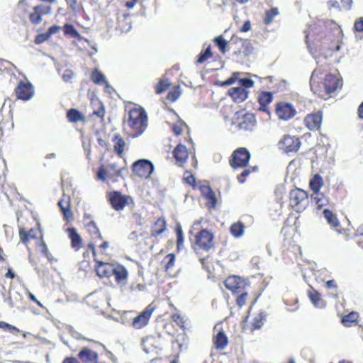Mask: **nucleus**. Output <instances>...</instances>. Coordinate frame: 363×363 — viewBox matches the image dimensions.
Instances as JSON below:
<instances>
[{"mask_svg": "<svg viewBox=\"0 0 363 363\" xmlns=\"http://www.w3.org/2000/svg\"><path fill=\"white\" fill-rule=\"evenodd\" d=\"M127 123L133 130V137H138L143 134L147 126V116L145 110L142 108L130 109Z\"/></svg>", "mask_w": 363, "mask_h": 363, "instance_id": "1", "label": "nucleus"}, {"mask_svg": "<svg viewBox=\"0 0 363 363\" xmlns=\"http://www.w3.org/2000/svg\"><path fill=\"white\" fill-rule=\"evenodd\" d=\"M213 245V235L209 230L204 229L194 235V247L195 250H208Z\"/></svg>", "mask_w": 363, "mask_h": 363, "instance_id": "2", "label": "nucleus"}, {"mask_svg": "<svg viewBox=\"0 0 363 363\" xmlns=\"http://www.w3.org/2000/svg\"><path fill=\"white\" fill-rule=\"evenodd\" d=\"M132 170L135 175L142 178H150L154 171L152 163L145 159L135 162L132 166Z\"/></svg>", "mask_w": 363, "mask_h": 363, "instance_id": "3", "label": "nucleus"}, {"mask_svg": "<svg viewBox=\"0 0 363 363\" xmlns=\"http://www.w3.org/2000/svg\"><path fill=\"white\" fill-rule=\"evenodd\" d=\"M342 80L338 73L328 74L324 78L323 90L328 94H335L342 88Z\"/></svg>", "mask_w": 363, "mask_h": 363, "instance_id": "4", "label": "nucleus"}, {"mask_svg": "<svg viewBox=\"0 0 363 363\" xmlns=\"http://www.w3.org/2000/svg\"><path fill=\"white\" fill-rule=\"evenodd\" d=\"M289 198L290 205L296 211H299L305 208L308 199L306 191L301 189H294L291 191Z\"/></svg>", "mask_w": 363, "mask_h": 363, "instance_id": "5", "label": "nucleus"}, {"mask_svg": "<svg viewBox=\"0 0 363 363\" xmlns=\"http://www.w3.org/2000/svg\"><path fill=\"white\" fill-rule=\"evenodd\" d=\"M155 309V307L151 304L147 306L143 311L133 319L130 325L137 330L146 326L148 324Z\"/></svg>", "mask_w": 363, "mask_h": 363, "instance_id": "6", "label": "nucleus"}, {"mask_svg": "<svg viewBox=\"0 0 363 363\" xmlns=\"http://www.w3.org/2000/svg\"><path fill=\"white\" fill-rule=\"evenodd\" d=\"M35 94L33 84L26 79L21 80L16 88V94L18 99L28 101L33 98Z\"/></svg>", "mask_w": 363, "mask_h": 363, "instance_id": "7", "label": "nucleus"}, {"mask_svg": "<svg viewBox=\"0 0 363 363\" xmlns=\"http://www.w3.org/2000/svg\"><path fill=\"white\" fill-rule=\"evenodd\" d=\"M250 157V154L245 148H239L232 155L230 165L233 168L244 167L248 163Z\"/></svg>", "mask_w": 363, "mask_h": 363, "instance_id": "8", "label": "nucleus"}, {"mask_svg": "<svg viewBox=\"0 0 363 363\" xmlns=\"http://www.w3.org/2000/svg\"><path fill=\"white\" fill-rule=\"evenodd\" d=\"M236 119L239 121L236 122L238 126L242 130H251L256 124L255 116L250 113L238 112L236 113Z\"/></svg>", "mask_w": 363, "mask_h": 363, "instance_id": "9", "label": "nucleus"}, {"mask_svg": "<svg viewBox=\"0 0 363 363\" xmlns=\"http://www.w3.org/2000/svg\"><path fill=\"white\" fill-rule=\"evenodd\" d=\"M276 114L279 119L288 121L295 116L296 111L291 104L280 102L277 105Z\"/></svg>", "mask_w": 363, "mask_h": 363, "instance_id": "10", "label": "nucleus"}, {"mask_svg": "<svg viewBox=\"0 0 363 363\" xmlns=\"http://www.w3.org/2000/svg\"><path fill=\"white\" fill-rule=\"evenodd\" d=\"M122 169H119L116 164H110L106 166H101L97 172L98 179L101 181L111 179L120 175Z\"/></svg>", "mask_w": 363, "mask_h": 363, "instance_id": "11", "label": "nucleus"}, {"mask_svg": "<svg viewBox=\"0 0 363 363\" xmlns=\"http://www.w3.org/2000/svg\"><path fill=\"white\" fill-rule=\"evenodd\" d=\"M213 345L217 350H224L228 342V337L222 328L221 323H217L214 326Z\"/></svg>", "mask_w": 363, "mask_h": 363, "instance_id": "12", "label": "nucleus"}, {"mask_svg": "<svg viewBox=\"0 0 363 363\" xmlns=\"http://www.w3.org/2000/svg\"><path fill=\"white\" fill-rule=\"evenodd\" d=\"M300 142L295 136L284 135L279 143V148L286 152L297 151Z\"/></svg>", "mask_w": 363, "mask_h": 363, "instance_id": "13", "label": "nucleus"}, {"mask_svg": "<svg viewBox=\"0 0 363 363\" xmlns=\"http://www.w3.org/2000/svg\"><path fill=\"white\" fill-rule=\"evenodd\" d=\"M110 201L113 208L116 211L122 210L125 206L132 203V199L118 192H113L111 194Z\"/></svg>", "mask_w": 363, "mask_h": 363, "instance_id": "14", "label": "nucleus"}, {"mask_svg": "<svg viewBox=\"0 0 363 363\" xmlns=\"http://www.w3.org/2000/svg\"><path fill=\"white\" fill-rule=\"evenodd\" d=\"M323 115L320 111L317 113H311L306 116L304 123L306 126L310 130H318L322 123Z\"/></svg>", "mask_w": 363, "mask_h": 363, "instance_id": "15", "label": "nucleus"}, {"mask_svg": "<svg viewBox=\"0 0 363 363\" xmlns=\"http://www.w3.org/2000/svg\"><path fill=\"white\" fill-rule=\"evenodd\" d=\"M224 284L229 290L236 292L247 285V281L238 276H230L225 280Z\"/></svg>", "mask_w": 363, "mask_h": 363, "instance_id": "16", "label": "nucleus"}, {"mask_svg": "<svg viewBox=\"0 0 363 363\" xmlns=\"http://www.w3.org/2000/svg\"><path fill=\"white\" fill-rule=\"evenodd\" d=\"M112 275L115 276L116 281L121 287L126 285L128 272L123 265L115 264Z\"/></svg>", "mask_w": 363, "mask_h": 363, "instance_id": "17", "label": "nucleus"}, {"mask_svg": "<svg viewBox=\"0 0 363 363\" xmlns=\"http://www.w3.org/2000/svg\"><path fill=\"white\" fill-rule=\"evenodd\" d=\"M96 260V272L101 277H108L113 274L115 267L114 264Z\"/></svg>", "mask_w": 363, "mask_h": 363, "instance_id": "18", "label": "nucleus"}, {"mask_svg": "<svg viewBox=\"0 0 363 363\" xmlns=\"http://www.w3.org/2000/svg\"><path fill=\"white\" fill-rule=\"evenodd\" d=\"M228 94L235 102L241 103L248 97L249 92L245 88L238 85L230 89Z\"/></svg>", "mask_w": 363, "mask_h": 363, "instance_id": "19", "label": "nucleus"}, {"mask_svg": "<svg viewBox=\"0 0 363 363\" xmlns=\"http://www.w3.org/2000/svg\"><path fill=\"white\" fill-rule=\"evenodd\" d=\"M308 298L313 305L318 308H323L326 306L325 301L322 298L321 295L315 290L311 289L308 292Z\"/></svg>", "mask_w": 363, "mask_h": 363, "instance_id": "20", "label": "nucleus"}, {"mask_svg": "<svg viewBox=\"0 0 363 363\" xmlns=\"http://www.w3.org/2000/svg\"><path fill=\"white\" fill-rule=\"evenodd\" d=\"M324 217L328 223L334 228L338 233H342L340 228V222L337 216L330 211L325 209L323 211Z\"/></svg>", "mask_w": 363, "mask_h": 363, "instance_id": "21", "label": "nucleus"}, {"mask_svg": "<svg viewBox=\"0 0 363 363\" xmlns=\"http://www.w3.org/2000/svg\"><path fill=\"white\" fill-rule=\"evenodd\" d=\"M173 153L177 162L180 165L184 163L188 157L187 149L183 145H178L174 149Z\"/></svg>", "mask_w": 363, "mask_h": 363, "instance_id": "22", "label": "nucleus"}, {"mask_svg": "<svg viewBox=\"0 0 363 363\" xmlns=\"http://www.w3.org/2000/svg\"><path fill=\"white\" fill-rule=\"evenodd\" d=\"M58 206L63 213L65 220L67 221L72 220L73 218V213L69 208V198L67 197L66 201L65 199H62L58 202Z\"/></svg>", "mask_w": 363, "mask_h": 363, "instance_id": "23", "label": "nucleus"}, {"mask_svg": "<svg viewBox=\"0 0 363 363\" xmlns=\"http://www.w3.org/2000/svg\"><path fill=\"white\" fill-rule=\"evenodd\" d=\"M91 79L93 81V82H94L96 84H106L107 91L109 93H111V90L112 89V88L108 84L105 76L98 69H96L93 70L91 75Z\"/></svg>", "mask_w": 363, "mask_h": 363, "instance_id": "24", "label": "nucleus"}, {"mask_svg": "<svg viewBox=\"0 0 363 363\" xmlns=\"http://www.w3.org/2000/svg\"><path fill=\"white\" fill-rule=\"evenodd\" d=\"M79 357L84 362H94L97 358V354L87 348H84L79 353Z\"/></svg>", "mask_w": 363, "mask_h": 363, "instance_id": "25", "label": "nucleus"}, {"mask_svg": "<svg viewBox=\"0 0 363 363\" xmlns=\"http://www.w3.org/2000/svg\"><path fill=\"white\" fill-rule=\"evenodd\" d=\"M273 99V95L271 92L264 91L262 92L258 96V101L260 104L259 109L264 111H267V106L269 104Z\"/></svg>", "mask_w": 363, "mask_h": 363, "instance_id": "26", "label": "nucleus"}, {"mask_svg": "<svg viewBox=\"0 0 363 363\" xmlns=\"http://www.w3.org/2000/svg\"><path fill=\"white\" fill-rule=\"evenodd\" d=\"M230 232L234 238H240L245 233V225L240 221L234 223L230 227Z\"/></svg>", "mask_w": 363, "mask_h": 363, "instance_id": "27", "label": "nucleus"}, {"mask_svg": "<svg viewBox=\"0 0 363 363\" xmlns=\"http://www.w3.org/2000/svg\"><path fill=\"white\" fill-rule=\"evenodd\" d=\"M113 150L120 156H122L125 147V142L121 136L116 135L113 140Z\"/></svg>", "mask_w": 363, "mask_h": 363, "instance_id": "28", "label": "nucleus"}, {"mask_svg": "<svg viewBox=\"0 0 363 363\" xmlns=\"http://www.w3.org/2000/svg\"><path fill=\"white\" fill-rule=\"evenodd\" d=\"M323 186V180L320 175L315 174L310 181V188L314 194H318Z\"/></svg>", "mask_w": 363, "mask_h": 363, "instance_id": "29", "label": "nucleus"}, {"mask_svg": "<svg viewBox=\"0 0 363 363\" xmlns=\"http://www.w3.org/2000/svg\"><path fill=\"white\" fill-rule=\"evenodd\" d=\"M166 230V221L163 218H159L155 223L154 226L152 229V235L153 236H157Z\"/></svg>", "mask_w": 363, "mask_h": 363, "instance_id": "30", "label": "nucleus"}, {"mask_svg": "<svg viewBox=\"0 0 363 363\" xmlns=\"http://www.w3.org/2000/svg\"><path fill=\"white\" fill-rule=\"evenodd\" d=\"M156 338L154 336H147L142 340V347L146 353L152 352L155 347Z\"/></svg>", "mask_w": 363, "mask_h": 363, "instance_id": "31", "label": "nucleus"}, {"mask_svg": "<svg viewBox=\"0 0 363 363\" xmlns=\"http://www.w3.org/2000/svg\"><path fill=\"white\" fill-rule=\"evenodd\" d=\"M323 72L321 69L316 68L312 73L311 77V87L314 92H320L321 91L318 89V83L320 77L322 75Z\"/></svg>", "mask_w": 363, "mask_h": 363, "instance_id": "32", "label": "nucleus"}, {"mask_svg": "<svg viewBox=\"0 0 363 363\" xmlns=\"http://www.w3.org/2000/svg\"><path fill=\"white\" fill-rule=\"evenodd\" d=\"M19 237L21 241L27 243L29 239H35L38 237V232L35 230L31 229L28 233L23 228L19 230Z\"/></svg>", "mask_w": 363, "mask_h": 363, "instance_id": "33", "label": "nucleus"}, {"mask_svg": "<svg viewBox=\"0 0 363 363\" xmlns=\"http://www.w3.org/2000/svg\"><path fill=\"white\" fill-rule=\"evenodd\" d=\"M67 117L69 121L72 123H77L78 121H84L82 113L79 111L74 108H72L67 111Z\"/></svg>", "mask_w": 363, "mask_h": 363, "instance_id": "34", "label": "nucleus"}, {"mask_svg": "<svg viewBox=\"0 0 363 363\" xmlns=\"http://www.w3.org/2000/svg\"><path fill=\"white\" fill-rule=\"evenodd\" d=\"M205 189H206V199L208 201V206L210 208H214L217 203L215 193L210 188H205Z\"/></svg>", "mask_w": 363, "mask_h": 363, "instance_id": "35", "label": "nucleus"}, {"mask_svg": "<svg viewBox=\"0 0 363 363\" xmlns=\"http://www.w3.org/2000/svg\"><path fill=\"white\" fill-rule=\"evenodd\" d=\"M358 314L352 312L342 318V322L345 326L350 327L357 320Z\"/></svg>", "mask_w": 363, "mask_h": 363, "instance_id": "36", "label": "nucleus"}, {"mask_svg": "<svg viewBox=\"0 0 363 363\" xmlns=\"http://www.w3.org/2000/svg\"><path fill=\"white\" fill-rule=\"evenodd\" d=\"M279 11L277 8H273L270 10H268L266 12L265 17L264 19V22L265 24H269L274 20V18L279 15Z\"/></svg>", "mask_w": 363, "mask_h": 363, "instance_id": "37", "label": "nucleus"}, {"mask_svg": "<svg viewBox=\"0 0 363 363\" xmlns=\"http://www.w3.org/2000/svg\"><path fill=\"white\" fill-rule=\"evenodd\" d=\"M164 261L166 262L165 270L167 272L169 273V271L175 264V261H176L175 255L174 254H168L164 257Z\"/></svg>", "mask_w": 363, "mask_h": 363, "instance_id": "38", "label": "nucleus"}, {"mask_svg": "<svg viewBox=\"0 0 363 363\" xmlns=\"http://www.w3.org/2000/svg\"><path fill=\"white\" fill-rule=\"evenodd\" d=\"M182 90L179 86H177L171 90L167 96V99L171 101H175L181 95Z\"/></svg>", "mask_w": 363, "mask_h": 363, "instance_id": "39", "label": "nucleus"}, {"mask_svg": "<svg viewBox=\"0 0 363 363\" xmlns=\"http://www.w3.org/2000/svg\"><path fill=\"white\" fill-rule=\"evenodd\" d=\"M63 30L65 34L70 35L72 38H77L79 36V33L71 24L66 23L63 27Z\"/></svg>", "mask_w": 363, "mask_h": 363, "instance_id": "40", "label": "nucleus"}, {"mask_svg": "<svg viewBox=\"0 0 363 363\" xmlns=\"http://www.w3.org/2000/svg\"><path fill=\"white\" fill-rule=\"evenodd\" d=\"M38 247L40 248V250L41 253L45 257H46L50 262H52L54 259V258L52 256V255L49 252L48 246H47V245L45 244V242L44 241L42 240L39 243Z\"/></svg>", "mask_w": 363, "mask_h": 363, "instance_id": "41", "label": "nucleus"}, {"mask_svg": "<svg viewBox=\"0 0 363 363\" xmlns=\"http://www.w3.org/2000/svg\"><path fill=\"white\" fill-rule=\"evenodd\" d=\"M86 229L91 235H96V238H101L99 230L94 221H90L86 225Z\"/></svg>", "mask_w": 363, "mask_h": 363, "instance_id": "42", "label": "nucleus"}, {"mask_svg": "<svg viewBox=\"0 0 363 363\" xmlns=\"http://www.w3.org/2000/svg\"><path fill=\"white\" fill-rule=\"evenodd\" d=\"M69 237L72 240V245L73 247H77L80 242L81 238L79 234L76 232L74 228L69 229Z\"/></svg>", "mask_w": 363, "mask_h": 363, "instance_id": "43", "label": "nucleus"}, {"mask_svg": "<svg viewBox=\"0 0 363 363\" xmlns=\"http://www.w3.org/2000/svg\"><path fill=\"white\" fill-rule=\"evenodd\" d=\"M0 328L4 330H8L11 333H18L21 332L16 326L10 325L4 321H0Z\"/></svg>", "mask_w": 363, "mask_h": 363, "instance_id": "44", "label": "nucleus"}, {"mask_svg": "<svg viewBox=\"0 0 363 363\" xmlns=\"http://www.w3.org/2000/svg\"><path fill=\"white\" fill-rule=\"evenodd\" d=\"M214 42L216 45L219 48L220 50L223 52H225V47L227 45V41L223 38L222 35L218 36L214 38Z\"/></svg>", "mask_w": 363, "mask_h": 363, "instance_id": "45", "label": "nucleus"}, {"mask_svg": "<svg viewBox=\"0 0 363 363\" xmlns=\"http://www.w3.org/2000/svg\"><path fill=\"white\" fill-rule=\"evenodd\" d=\"M312 197L315 201V203L317 204L319 208L325 206L328 203V200L327 198L324 197L323 196H321L320 197V195H318V194H315V196H312Z\"/></svg>", "mask_w": 363, "mask_h": 363, "instance_id": "46", "label": "nucleus"}, {"mask_svg": "<svg viewBox=\"0 0 363 363\" xmlns=\"http://www.w3.org/2000/svg\"><path fill=\"white\" fill-rule=\"evenodd\" d=\"M170 85V82L168 80H161L156 85V92L157 94H161L164 92Z\"/></svg>", "mask_w": 363, "mask_h": 363, "instance_id": "47", "label": "nucleus"}, {"mask_svg": "<svg viewBox=\"0 0 363 363\" xmlns=\"http://www.w3.org/2000/svg\"><path fill=\"white\" fill-rule=\"evenodd\" d=\"M255 82L249 78H238V85L245 88L246 90L248 88L252 87Z\"/></svg>", "mask_w": 363, "mask_h": 363, "instance_id": "48", "label": "nucleus"}, {"mask_svg": "<svg viewBox=\"0 0 363 363\" xmlns=\"http://www.w3.org/2000/svg\"><path fill=\"white\" fill-rule=\"evenodd\" d=\"M177 238V247L180 248L184 242L183 231L181 225L178 223L176 227Z\"/></svg>", "mask_w": 363, "mask_h": 363, "instance_id": "49", "label": "nucleus"}, {"mask_svg": "<svg viewBox=\"0 0 363 363\" xmlns=\"http://www.w3.org/2000/svg\"><path fill=\"white\" fill-rule=\"evenodd\" d=\"M264 315L262 313H259L253 319L252 328L253 330L259 329L263 324Z\"/></svg>", "mask_w": 363, "mask_h": 363, "instance_id": "50", "label": "nucleus"}, {"mask_svg": "<svg viewBox=\"0 0 363 363\" xmlns=\"http://www.w3.org/2000/svg\"><path fill=\"white\" fill-rule=\"evenodd\" d=\"M33 10L37 11L41 16L43 14H50L51 13L50 6L42 4L34 6Z\"/></svg>", "mask_w": 363, "mask_h": 363, "instance_id": "51", "label": "nucleus"}, {"mask_svg": "<svg viewBox=\"0 0 363 363\" xmlns=\"http://www.w3.org/2000/svg\"><path fill=\"white\" fill-rule=\"evenodd\" d=\"M211 57V50H210V48H207L206 49V50L201 53L198 60H197V62L198 63H203L206 60L209 59L210 57Z\"/></svg>", "mask_w": 363, "mask_h": 363, "instance_id": "52", "label": "nucleus"}, {"mask_svg": "<svg viewBox=\"0 0 363 363\" xmlns=\"http://www.w3.org/2000/svg\"><path fill=\"white\" fill-rule=\"evenodd\" d=\"M30 21L34 24H39L42 22V16L37 11H34L30 14Z\"/></svg>", "mask_w": 363, "mask_h": 363, "instance_id": "53", "label": "nucleus"}, {"mask_svg": "<svg viewBox=\"0 0 363 363\" xmlns=\"http://www.w3.org/2000/svg\"><path fill=\"white\" fill-rule=\"evenodd\" d=\"M172 320L179 326L183 328L184 326L185 320L178 313L172 315Z\"/></svg>", "mask_w": 363, "mask_h": 363, "instance_id": "54", "label": "nucleus"}, {"mask_svg": "<svg viewBox=\"0 0 363 363\" xmlns=\"http://www.w3.org/2000/svg\"><path fill=\"white\" fill-rule=\"evenodd\" d=\"M240 74H241L240 72H234L229 79H228L227 80H225V82H223L222 83V85L225 86V85H231V84H235L236 80L238 81V77Z\"/></svg>", "mask_w": 363, "mask_h": 363, "instance_id": "55", "label": "nucleus"}, {"mask_svg": "<svg viewBox=\"0 0 363 363\" xmlns=\"http://www.w3.org/2000/svg\"><path fill=\"white\" fill-rule=\"evenodd\" d=\"M68 330H69V333L71 335V336L77 340L83 339V340H86L87 341H91V340L84 337L79 333H78L77 330H75L72 327H69L68 328Z\"/></svg>", "mask_w": 363, "mask_h": 363, "instance_id": "56", "label": "nucleus"}, {"mask_svg": "<svg viewBox=\"0 0 363 363\" xmlns=\"http://www.w3.org/2000/svg\"><path fill=\"white\" fill-rule=\"evenodd\" d=\"M74 76V73L70 69H65L62 74V79L66 82H70Z\"/></svg>", "mask_w": 363, "mask_h": 363, "instance_id": "57", "label": "nucleus"}, {"mask_svg": "<svg viewBox=\"0 0 363 363\" xmlns=\"http://www.w3.org/2000/svg\"><path fill=\"white\" fill-rule=\"evenodd\" d=\"M247 296V292H242L238 298H237V303L239 306H242L246 303V299Z\"/></svg>", "mask_w": 363, "mask_h": 363, "instance_id": "58", "label": "nucleus"}, {"mask_svg": "<svg viewBox=\"0 0 363 363\" xmlns=\"http://www.w3.org/2000/svg\"><path fill=\"white\" fill-rule=\"evenodd\" d=\"M354 28L357 32H363V17L358 18L355 21Z\"/></svg>", "mask_w": 363, "mask_h": 363, "instance_id": "59", "label": "nucleus"}, {"mask_svg": "<svg viewBox=\"0 0 363 363\" xmlns=\"http://www.w3.org/2000/svg\"><path fill=\"white\" fill-rule=\"evenodd\" d=\"M184 123L182 121H179L177 123L174 124L173 126V131L175 135H179L182 132V127Z\"/></svg>", "mask_w": 363, "mask_h": 363, "instance_id": "60", "label": "nucleus"}, {"mask_svg": "<svg viewBox=\"0 0 363 363\" xmlns=\"http://www.w3.org/2000/svg\"><path fill=\"white\" fill-rule=\"evenodd\" d=\"M184 180L189 184L192 185L195 182V179L192 174L186 172L184 175Z\"/></svg>", "mask_w": 363, "mask_h": 363, "instance_id": "61", "label": "nucleus"}, {"mask_svg": "<svg viewBox=\"0 0 363 363\" xmlns=\"http://www.w3.org/2000/svg\"><path fill=\"white\" fill-rule=\"evenodd\" d=\"M69 7L73 12H77L78 10L77 1V0H65Z\"/></svg>", "mask_w": 363, "mask_h": 363, "instance_id": "62", "label": "nucleus"}, {"mask_svg": "<svg viewBox=\"0 0 363 363\" xmlns=\"http://www.w3.org/2000/svg\"><path fill=\"white\" fill-rule=\"evenodd\" d=\"M61 27L60 26H52L49 28L48 32L46 33L47 35H49V38L56 33L57 32H58L60 30Z\"/></svg>", "mask_w": 363, "mask_h": 363, "instance_id": "63", "label": "nucleus"}, {"mask_svg": "<svg viewBox=\"0 0 363 363\" xmlns=\"http://www.w3.org/2000/svg\"><path fill=\"white\" fill-rule=\"evenodd\" d=\"M49 38V35H47L46 33L39 35L35 38V43L37 44H40L43 43L44 41L47 40Z\"/></svg>", "mask_w": 363, "mask_h": 363, "instance_id": "64", "label": "nucleus"}]
</instances>
